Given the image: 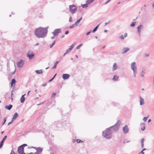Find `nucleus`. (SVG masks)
<instances>
[{
    "instance_id": "e2e57ef3",
    "label": "nucleus",
    "mask_w": 154,
    "mask_h": 154,
    "mask_svg": "<svg viewBox=\"0 0 154 154\" xmlns=\"http://www.w3.org/2000/svg\"><path fill=\"white\" fill-rule=\"evenodd\" d=\"M151 121V119H149L148 120V122H150Z\"/></svg>"
},
{
    "instance_id": "7c9ffc66",
    "label": "nucleus",
    "mask_w": 154,
    "mask_h": 154,
    "mask_svg": "<svg viewBox=\"0 0 154 154\" xmlns=\"http://www.w3.org/2000/svg\"><path fill=\"white\" fill-rule=\"evenodd\" d=\"M76 26H77L75 24V23H74V24H72V25L71 26L69 27V28L70 29H72Z\"/></svg>"
},
{
    "instance_id": "4c0bfd02",
    "label": "nucleus",
    "mask_w": 154,
    "mask_h": 154,
    "mask_svg": "<svg viewBox=\"0 0 154 154\" xmlns=\"http://www.w3.org/2000/svg\"><path fill=\"white\" fill-rule=\"evenodd\" d=\"M48 83V82H46L42 84V86L45 87L47 85Z\"/></svg>"
},
{
    "instance_id": "dca6fc26",
    "label": "nucleus",
    "mask_w": 154,
    "mask_h": 154,
    "mask_svg": "<svg viewBox=\"0 0 154 154\" xmlns=\"http://www.w3.org/2000/svg\"><path fill=\"white\" fill-rule=\"evenodd\" d=\"M130 50V49L128 48H123V50L122 51L121 53L122 54H124L126 53L128 51H129Z\"/></svg>"
},
{
    "instance_id": "e433bc0d",
    "label": "nucleus",
    "mask_w": 154,
    "mask_h": 154,
    "mask_svg": "<svg viewBox=\"0 0 154 154\" xmlns=\"http://www.w3.org/2000/svg\"><path fill=\"white\" fill-rule=\"evenodd\" d=\"M7 136H5L4 137V138H3L2 140V141H3V142H4V141H5V139H6V138H7Z\"/></svg>"
},
{
    "instance_id": "13d9d810",
    "label": "nucleus",
    "mask_w": 154,
    "mask_h": 154,
    "mask_svg": "<svg viewBox=\"0 0 154 154\" xmlns=\"http://www.w3.org/2000/svg\"><path fill=\"white\" fill-rule=\"evenodd\" d=\"M68 54V53H66V52H65V53L64 54H63V56H65V55L66 54Z\"/></svg>"
},
{
    "instance_id": "09e8293b",
    "label": "nucleus",
    "mask_w": 154,
    "mask_h": 154,
    "mask_svg": "<svg viewBox=\"0 0 154 154\" xmlns=\"http://www.w3.org/2000/svg\"><path fill=\"white\" fill-rule=\"evenodd\" d=\"M69 32L68 31H66L65 32V34H68Z\"/></svg>"
},
{
    "instance_id": "aec40b11",
    "label": "nucleus",
    "mask_w": 154,
    "mask_h": 154,
    "mask_svg": "<svg viewBox=\"0 0 154 154\" xmlns=\"http://www.w3.org/2000/svg\"><path fill=\"white\" fill-rule=\"evenodd\" d=\"M144 100L141 97H140V105H142L144 104Z\"/></svg>"
},
{
    "instance_id": "a18cd8bd",
    "label": "nucleus",
    "mask_w": 154,
    "mask_h": 154,
    "mask_svg": "<svg viewBox=\"0 0 154 154\" xmlns=\"http://www.w3.org/2000/svg\"><path fill=\"white\" fill-rule=\"evenodd\" d=\"M61 124L60 123H57V126L58 127H59L61 126Z\"/></svg>"
},
{
    "instance_id": "4468645a",
    "label": "nucleus",
    "mask_w": 154,
    "mask_h": 154,
    "mask_svg": "<svg viewBox=\"0 0 154 154\" xmlns=\"http://www.w3.org/2000/svg\"><path fill=\"white\" fill-rule=\"evenodd\" d=\"M74 46V44L70 46V48H68L66 51V53L68 54L69 53L71 50L73 48Z\"/></svg>"
},
{
    "instance_id": "1a4fd4ad",
    "label": "nucleus",
    "mask_w": 154,
    "mask_h": 154,
    "mask_svg": "<svg viewBox=\"0 0 154 154\" xmlns=\"http://www.w3.org/2000/svg\"><path fill=\"white\" fill-rule=\"evenodd\" d=\"M131 67L133 71H137V68L135 62H134L131 63Z\"/></svg>"
},
{
    "instance_id": "4d7b16f0",
    "label": "nucleus",
    "mask_w": 154,
    "mask_h": 154,
    "mask_svg": "<svg viewBox=\"0 0 154 154\" xmlns=\"http://www.w3.org/2000/svg\"><path fill=\"white\" fill-rule=\"evenodd\" d=\"M141 147L142 148H143L144 147V144H141Z\"/></svg>"
},
{
    "instance_id": "cd10ccee",
    "label": "nucleus",
    "mask_w": 154,
    "mask_h": 154,
    "mask_svg": "<svg viewBox=\"0 0 154 154\" xmlns=\"http://www.w3.org/2000/svg\"><path fill=\"white\" fill-rule=\"evenodd\" d=\"M145 73V72L144 70H142L140 73L141 76L142 77H143L144 76V74Z\"/></svg>"
},
{
    "instance_id": "603ef678",
    "label": "nucleus",
    "mask_w": 154,
    "mask_h": 154,
    "mask_svg": "<svg viewBox=\"0 0 154 154\" xmlns=\"http://www.w3.org/2000/svg\"><path fill=\"white\" fill-rule=\"evenodd\" d=\"M110 22L109 21V22H108V23H106V22L105 23V25H104V26H106V25H107V24H109V23Z\"/></svg>"
},
{
    "instance_id": "5701e85b",
    "label": "nucleus",
    "mask_w": 154,
    "mask_h": 154,
    "mask_svg": "<svg viewBox=\"0 0 154 154\" xmlns=\"http://www.w3.org/2000/svg\"><path fill=\"white\" fill-rule=\"evenodd\" d=\"M119 78V77L118 76H117L116 75H115L114 76L112 79L114 81H116L118 80Z\"/></svg>"
},
{
    "instance_id": "69168bd1",
    "label": "nucleus",
    "mask_w": 154,
    "mask_h": 154,
    "mask_svg": "<svg viewBox=\"0 0 154 154\" xmlns=\"http://www.w3.org/2000/svg\"><path fill=\"white\" fill-rule=\"evenodd\" d=\"M30 92V91H29L28 92V93H27V95H28L29 94V92Z\"/></svg>"
},
{
    "instance_id": "0e129e2a",
    "label": "nucleus",
    "mask_w": 154,
    "mask_h": 154,
    "mask_svg": "<svg viewBox=\"0 0 154 154\" xmlns=\"http://www.w3.org/2000/svg\"><path fill=\"white\" fill-rule=\"evenodd\" d=\"M152 7L153 8H154V3L152 4Z\"/></svg>"
},
{
    "instance_id": "338daca9",
    "label": "nucleus",
    "mask_w": 154,
    "mask_h": 154,
    "mask_svg": "<svg viewBox=\"0 0 154 154\" xmlns=\"http://www.w3.org/2000/svg\"><path fill=\"white\" fill-rule=\"evenodd\" d=\"M53 79H54L53 78H52L51 79H50V81H52L53 80Z\"/></svg>"
},
{
    "instance_id": "20e7f679",
    "label": "nucleus",
    "mask_w": 154,
    "mask_h": 154,
    "mask_svg": "<svg viewBox=\"0 0 154 154\" xmlns=\"http://www.w3.org/2000/svg\"><path fill=\"white\" fill-rule=\"evenodd\" d=\"M27 146L26 144H23L19 146L17 149V152L19 154H20L24 152V147Z\"/></svg>"
},
{
    "instance_id": "f03ea898",
    "label": "nucleus",
    "mask_w": 154,
    "mask_h": 154,
    "mask_svg": "<svg viewBox=\"0 0 154 154\" xmlns=\"http://www.w3.org/2000/svg\"><path fill=\"white\" fill-rule=\"evenodd\" d=\"M48 33V28L47 27H39L36 29L34 34L38 38H44L45 37Z\"/></svg>"
},
{
    "instance_id": "5fc2aeb1",
    "label": "nucleus",
    "mask_w": 154,
    "mask_h": 154,
    "mask_svg": "<svg viewBox=\"0 0 154 154\" xmlns=\"http://www.w3.org/2000/svg\"><path fill=\"white\" fill-rule=\"evenodd\" d=\"M44 102H45V101H44V102H42V103H39V104H37V105H38H38H41V104H42L44 103Z\"/></svg>"
},
{
    "instance_id": "bf43d9fd",
    "label": "nucleus",
    "mask_w": 154,
    "mask_h": 154,
    "mask_svg": "<svg viewBox=\"0 0 154 154\" xmlns=\"http://www.w3.org/2000/svg\"><path fill=\"white\" fill-rule=\"evenodd\" d=\"M56 75H57V74H55L52 78L53 79H54V78L56 76Z\"/></svg>"
},
{
    "instance_id": "ddd939ff",
    "label": "nucleus",
    "mask_w": 154,
    "mask_h": 154,
    "mask_svg": "<svg viewBox=\"0 0 154 154\" xmlns=\"http://www.w3.org/2000/svg\"><path fill=\"white\" fill-rule=\"evenodd\" d=\"M70 76L69 74H64L63 75L62 77L63 79L66 80L68 79Z\"/></svg>"
},
{
    "instance_id": "473e14b6",
    "label": "nucleus",
    "mask_w": 154,
    "mask_h": 154,
    "mask_svg": "<svg viewBox=\"0 0 154 154\" xmlns=\"http://www.w3.org/2000/svg\"><path fill=\"white\" fill-rule=\"evenodd\" d=\"M4 142L3 141H1L0 143V148H1L4 144Z\"/></svg>"
},
{
    "instance_id": "58836bf2",
    "label": "nucleus",
    "mask_w": 154,
    "mask_h": 154,
    "mask_svg": "<svg viewBox=\"0 0 154 154\" xmlns=\"http://www.w3.org/2000/svg\"><path fill=\"white\" fill-rule=\"evenodd\" d=\"M144 139L143 138H142L141 140V144H144Z\"/></svg>"
},
{
    "instance_id": "9b49d317",
    "label": "nucleus",
    "mask_w": 154,
    "mask_h": 154,
    "mask_svg": "<svg viewBox=\"0 0 154 154\" xmlns=\"http://www.w3.org/2000/svg\"><path fill=\"white\" fill-rule=\"evenodd\" d=\"M32 148H33L35 149L37 151L36 152H38L39 154L41 153L43 150V149L40 147H32Z\"/></svg>"
},
{
    "instance_id": "bb28decb",
    "label": "nucleus",
    "mask_w": 154,
    "mask_h": 154,
    "mask_svg": "<svg viewBox=\"0 0 154 154\" xmlns=\"http://www.w3.org/2000/svg\"><path fill=\"white\" fill-rule=\"evenodd\" d=\"M59 61H56L55 63L54 64L53 66V67L52 69H55L56 68L57 64L59 63Z\"/></svg>"
},
{
    "instance_id": "412c9836",
    "label": "nucleus",
    "mask_w": 154,
    "mask_h": 154,
    "mask_svg": "<svg viewBox=\"0 0 154 154\" xmlns=\"http://www.w3.org/2000/svg\"><path fill=\"white\" fill-rule=\"evenodd\" d=\"M13 106L12 105H9L8 106H6L5 108L6 109L10 110L12 108Z\"/></svg>"
},
{
    "instance_id": "6e6552de",
    "label": "nucleus",
    "mask_w": 154,
    "mask_h": 154,
    "mask_svg": "<svg viewBox=\"0 0 154 154\" xmlns=\"http://www.w3.org/2000/svg\"><path fill=\"white\" fill-rule=\"evenodd\" d=\"M61 32V30L60 29H55L54 31L52 32V34L54 36H57Z\"/></svg>"
},
{
    "instance_id": "f3484780",
    "label": "nucleus",
    "mask_w": 154,
    "mask_h": 154,
    "mask_svg": "<svg viewBox=\"0 0 154 154\" xmlns=\"http://www.w3.org/2000/svg\"><path fill=\"white\" fill-rule=\"evenodd\" d=\"M18 116V115L17 113V112L15 113L14 115H13L12 119V121H14L15 120Z\"/></svg>"
},
{
    "instance_id": "a19ab883",
    "label": "nucleus",
    "mask_w": 154,
    "mask_h": 154,
    "mask_svg": "<svg viewBox=\"0 0 154 154\" xmlns=\"http://www.w3.org/2000/svg\"><path fill=\"white\" fill-rule=\"evenodd\" d=\"M77 141L78 143H80L81 142H82V141L81 140L79 139L77 140Z\"/></svg>"
},
{
    "instance_id": "39448f33",
    "label": "nucleus",
    "mask_w": 154,
    "mask_h": 154,
    "mask_svg": "<svg viewBox=\"0 0 154 154\" xmlns=\"http://www.w3.org/2000/svg\"><path fill=\"white\" fill-rule=\"evenodd\" d=\"M94 0H86V3L83 5H82V6L83 8H87L88 7V5L91 3H92Z\"/></svg>"
},
{
    "instance_id": "2f4dec72",
    "label": "nucleus",
    "mask_w": 154,
    "mask_h": 154,
    "mask_svg": "<svg viewBox=\"0 0 154 154\" xmlns=\"http://www.w3.org/2000/svg\"><path fill=\"white\" fill-rule=\"evenodd\" d=\"M119 38L123 40L125 37L123 35H122L119 36Z\"/></svg>"
},
{
    "instance_id": "c85d7f7f",
    "label": "nucleus",
    "mask_w": 154,
    "mask_h": 154,
    "mask_svg": "<svg viewBox=\"0 0 154 154\" xmlns=\"http://www.w3.org/2000/svg\"><path fill=\"white\" fill-rule=\"evenodd\" d=\"M56 42V41L54 40L51 45H50V48H51L53 47V45L55 44Z\"/></svg>"
},
{
    "instance_id": "393cba45",
    "label": "nucleus",
    "mask_w": 154,
    "mask_h": 154,
    "mask_svg": "<svg viewBox=\"0 0 154 154\" xmlns=\"http://www.w3.org/2000/svg\"><path fill=\"white\" fill-rule=\"evenodd\" d=\"M82 17H81L78 20L74 23L76 26H77L78 24L80 23V21L82 20Z\"/></svg>"
},
{
    "instance_id": "9d476101",
    "label": "nucleus",
    "mask_w": 154,
    "mask_h": 154,
    "mask_svg": "<svg viewBox=\"0 0 154 154\" xmlns=\"http://www.w3.org/2000/svg\"><path fill=\"white\" fill-rule=\"evenodd\" d=\"M24 64L23 60L22 59L20 60V61L17 63V65L18 67H21Z\"/></svg>"
},
{
    "instance_id": "680f3d73",
    "label": "nucleus",
    "mask_w": 154,
    "mask_h": 154,
    "mask_svg": "<svg viewBox=\"0 0 154 154\" xmlns=\"http://www.w3.org/2000/svg\"><path fill=\"white\" fill-rule=\"evenodd\" d=\"M54 36H52V37L51 38V39H54L55 38H54Z\"/></svg>"
},
{
    "instance_id": "49530a36",
    "label": "nucleus",
    "mask_w": 154,
    "mask_h": 154,
    "mask_svg": "<svg viewBox=\"0 0 154 154\" xmlns=\"http://www.w3.org/2000/svg\"><path fill=\"white\" fill-rule=\"evenodd\" d=\"M15 154V152H14V151L13 150H12L11 151V153H10V154Z\"/></svg>"
},
{
    "instance_id": "f257e3e1",
    "label": "nucleus",
    "mask_w": 154,
    "mask_h": 154,
    "mask_svg": "<svg viewBox=\"0 0 154 154\" xmlns=\"http://www.w3.org/2000/svg\"><path fill=\"white\" fill-rule=\"evenodd\" d=\"M121 122L118 120L117 122L114 125L106 129L103 131V136L106 139H110L112 137L113 133L117 131L120 128Z\"/></svg>"
},
{
    "instance_id": "4be33fe9",
    "label": "nucleus",
    "mask_w": 154,
    "mask_h": 154,
    "mask_svg": "<svg viewBox=\"0 0 154 154\" xmlns=\"http://www.w3.org/2000/svg\"><path fill=\"white\" fill-rule=\"evenodd\" d=\"M117 68V64L115 63H114L113 68H112V70L113 71H115L116 70Z\"/></svg>"
},
{
    "instance_id": "864d4df0",
    "label": "nucleus",
    "mask_w": 154,
    "mask_h": 154,
    "mask_svg": "<svg viewBox=\"0 0 154 154\" xmlns=\"http://www.w3.org/2000/svg\"><path fill=\"white\" fill-rule=\"evenodd\" d=\"M13 121H12V120L11 121V122H9L8 124V125H10V124H11L12 123V122Z\"/></svg>"
},
{
    "instance_id": "0eeeda50",
    "label": "nucleus",
    "mask_w": 154,
    "mask_h": 154,
    "mask_svg": "<svg viewBox=\"0 0 154 154\" xmlns=\"http://www.w3.org/2000/svg\"><path fill=\"white\" fill-rule=\"evenodd\" d=\"M27 56L29 59H32L33 58L34 56V54L32 52L29 51L27 53Z\"/></svg>"
},
{
    "instance_id": "052dcab7",
    "label": "nucleus",
    "mask_w": 154,
    "mask_h": 154,
    "mask_svg": "<svg viewBox=\"0 0 154 154\" xmlns=\"http://www.w3.org/2000/svg\"><path fill=\"white\" fill-rule=\"evenodd\" d=\"M39 45V43H36V44H35V46H36L38 45Z\"/></svg>"
},
{
    "instance_id": "7ed1b4c3",
    "label": "nucleus",
    "mask_w": 154,
    "mask_h": 154,
    "mask_svg": "<svg viewBox=\"0 0 154 154\" xmlns=\"http://www.w3.org/2000/svg\"><path fill=\"white\" fill-rule=\"evenodd\" d=\"M69 10L72 14H74L77 10V7L76 5H70L69 6Z\"/></svg>"
},
{
    "instance_id": "6ab92c4d",
    "label": "nucleus",
    "mask_w": 154,
    "mask_h": 154,
    "mask_svg": "<svg viewBox=\"0 0 154 154\" xmlns=\"http://www.w3.org/2000/svg\"><path fill=\"white\" fill-rule=\"evenodd\" d=\"M145 124L144 123H142L140 124V126L141 127V130L143 131L144 130L145 128Z\"/></svg>"
},
{
    "instance_id": "2eb2a0df",
    "label": "nucleus",
    "mask_w": 154,
    "mask_h": 154,
    "mask_svg": "<svg viewBox=\"0 0 154 154\" xmlns=\"http://www.w3.org/2000/svg\"><path fill=\"white\" fill-rule=\"evenodd\" d=\"M16 80L15 79H12L11 82V87H14L15 85Z\"/></svg>"
},
{
    "instance_id": "a211bd4d",
    "label": "nucleus",
    "mask_w": 154,
    "mask_h": 154,
    "mask_svg": "<svg viewBox=\"0 0 154 154\" xmlns=\"http://www.w3.org/2000/svg\"><path fill=\"white\" fill-rule=\"evenodd\" d=\"M26 95V94H25L23 95H22L20 98V102L22 103H23L25 100V98L24 97V96Z\"/></svg>"
},
{
    "instance_id": "c03bdc74",
    "label": "nucleus",
    "mask_w": 154,
    "mask_h": 154,
    "mask_svg": "<svg viewBox=\"0 0 154 154\" xmlns=\"http://www.w3.org/2000/svg\"><path fill=\"white\" fill-rule=\"evenodd\" d=\"M56 95V94L55 93H53L52 94V97H54Z\"/></svg>"
},
{
    "instance_id": "3c124183",
    "label": "nucleus",
    "mask_w": 154,
    "mask_h": 154,
    "mask_svg": "<svg viewBox=\"0 0 154 154\" xmlns=\"http://www.w3.org/2000/svg\"><path fill=\"white\" fill-rule=\"evenodd\" d=\"M127 36V33H125L124 34V37L125 38Z\"/></svg>"
},
{
    "instance_id": "72a5a7b5",
    "label": "nucleus",
    "mask_w": 154,
    "mask_h": 154,
    "mask_svg": "<svg viewBox=\"0 0 154 154\" xmlns=\"http://www.w3.org/2000/svg\"><path fill=\"white\" fill-rule=\"evenodd\" d=\"M148 116H146V117H144L143 119V121H144V122H146V120H147V119H148Z\"/></svg>"
},
{
    "instance_id": "f8f14e48",
    "label": "nucleus",
    "mask_w": 154,
    "mask_h": 154,
    "mask_svg": "<svg viewBox=\"0 0 154 154\" xmlns=\"http://www.w3.org/2000/svg\"><path fill=\"white\" fill-rule=\"evenodd\" d=\"M123 130L124 133L126 134L128 132L129 129L127 125H125L123 128Z\"/></svg>"
},
{
    "instance_id": "79ce46f5",
    "label": "nucleus",
    "mask_w": 154,
    "mask_h": 154,
    "mask_svg": "<svg viewBox=\"0 0 154 154\" xmlns=\"http://www.w3.org/2000/svg\"><path fill=\"white\" fill-rule=\"evenodd\" d=\"M72 21V18L71 17H70L69 18V22H71Z\"/></svg>"
},
{
    "instance_id": "6e6d98bb",
    "label": "nucleus",
    "mask_w": 154,
    "mask_h": 154,
    "mask_svg": "<svg viewBox=\"0 0 154 154\" xmlns=\"http://www.w3.org/2000/svg\"><path fill=\"white\" fill-rule=\"evenodd\" d=\"M140 153H141L143 154H144V152H143V151L142 150L140 152Z\"/></svg>"
},
{
    "instance_id": "423d86ee",
    "label": "nucleus",
    "mask_w": 154,
    "mask_h": 154,
    "mask_svg": "<svg viewBox=\"0 0 154 154\" xmlns=\"http://www.w3.org/2000/svg\"><path fill=\"white\" fill-rule=\"evenodd\" d=\"M143 28V25L142 24H140L139 25L137 28V33L138 35L139 36H140V32L141 30Z\"/></svg>"
},
{
    "instance_id": "8fccbe9b",
    "label": "nucleus",
    "mask_w": 154,
    "mask_h": 154,
    "mask_svg": "<svg viewBox=\"0 0 154 154\" xmlns=\"http://www.w3.org/2000/svg\"><path fill=\"white\" fill-rule=\"evenodd\" d=\"M145 56L146 57H148L149 56V54H145Z\"/></svg>"
},
{
    "instance_id": "37998d69",
    "label": "nucleus",
    "mask_w": 154,
    "mask_h": 154,
    "mask_svg": "<svg viewBox=\"0 0 154 154\" xmlns=\"http://www.w3.org/2000/svg\"><path fill=\"white\" fill-rule=\"evenodd\" d=\"M3 120H4V123H5L6 121V117L4 118L3 119Z\"/></svg>"
},
{
    "instance_id": "de8ad7c7",
    "label": "nucleus",
    "mask_w": 154,
    "mask_h": 154,
    "mask_svg": "<svg viewBox=\"0 0 154 154\" xmlns=\"http://www.w3.org/2000/svg\"><path fill=\"white\" fill-rule=\"evenodd\" d=\"M110 1H109V0H108L107 2H106L104 4V5H106L107 4L108 2H109Z\"/></svg>"
},
{
    "instance_id": "774afa93",
    "label": "nucleus",
    "mask_w": 154,
    "mask_h": 154,
    "mask_svg": "<svg viewBox=\"0 0 154 154\" xmlns=\"http://www.w3.org/2000/svg\"><path fill=\"white\" fill-rule=\"evenodd\" d=\"M146 150V149L145 148H144L142 150L143 151H144V150Z\"/></svg>"
},
{
    "instance_id": "a878e982",
    "label": "nucleus",
    "mask_w": 154,
    "mask_h": 154,
    "mask_svg": "<svg viewBox=\"0 0 154 154\" xmlns=\"http://www.w3.org/2000/svg\"><path fill=\"white\" fill-rule=\"evenodd\" d=\"M100 24H99L97 26H96L95 28L93 29V30L92 31V32L94 33L97 30Z\"/></svg>"
},
{
    "instance_id": "b1692460",
    "label": "nucleus",
    "mask_w": 154,
    "mask_h": 154,
    "mask_svg": "<svg viewBox=\"0 0 154 154\" xmlns=\"http://www.w3.org/2000/svg\"><path fill=\"white\" fill-rule=\"evenodd\" d=\"M35 72L37 74H40L43 72V71L42 69H40L39 70H36L35 71Z\"/></svg>"
},
{
    "instance_id": "f704fd0d",
    "label": "nucleus",
    "mask_w": 154,
    "mask_h": 154,
    "mask_svg": "<svg viewBox=\"0 0 154 154\" xmlns=\"http://www.w3.org/2000/svg\"><path fill=\"white\" fill-rule=\"evenodd\" d=\"M134 76L135 78L136 77V74L137 73V71H133Z\"/></svg>"
},
{
    "instance_id": "c756f323",
    "label": "nucleus",
    "mask_w": 154,
    "mask_h": 154,
    "mask_svg": "<svg viewBox=\"0 0 154 154\" xmlns=\"http://www.w3.org/2000/svg\"><path fill=\"white\" fill-rule=\"evenodd\" d=\"M136 22H132L131 24V27H134L135 26Z\"/></svg>"
},
{
    "instance_id": "ea45409f",
    "label": "nucleus",
    "mask_w": 154,
    "mask_h": 154,
    "mask_svg": "<svg viewBox=\"0 0 154 154\" xmlns=\"http://www.w3.org/2000/svg\"><path fill=\"white\" fill-rule=\"evenodd\" d=\"M91 30H90L89 31L87 32L86 34V35H88L91 33Z\"/></svg>"
},
{
    "instance_id": "c9c22d12",
    "label": "nucleus",
    "mask_w": 154,
    "mask_h": 154,
    "mask_svg": "<svg viewBox=\"0 0 154 154\" xmlns=\"http://www.w3.org/2000/svg\"><path fill=\"white\" fill-rule=\"evenodd\" d=\"M82 45V44H81L80 45H78L77 47H76V49H78Z\"/></svg>"
}]
</instances>
